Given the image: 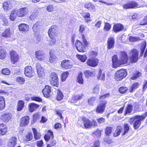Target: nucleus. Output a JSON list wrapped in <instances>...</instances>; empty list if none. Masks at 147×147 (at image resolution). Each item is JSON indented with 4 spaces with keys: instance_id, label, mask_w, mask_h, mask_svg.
<instances>
[{
    "instance_id": "obj_1",
    "label": "nucleus",
    "mask_w": 147,
    "mask_h": 147,
    "mask_svg": "<svg viewBox=\"0 0 147 147\" xmlns=\"http://www.w3.org/2000/svg\"><path fill=\"white\" fill-rule=\"evenodd\" d=\"M119 59L117 55H113L112 58V67L117 68L121 65L128 63L129 57L127 53L125 51H121L119 53Z\"/></svg>"
},
{
    "instance_id": "obj_2",
    "label": "nucleus",
    "mask_w": 147,
    "mask_h": 147,
    "mask_svg": "<svg viewBox=\"0 0 147 147\" xmlns=\"http://www.w3.org/2000/svg\"><path fill=\"white\" fill-rule=\"evenodd\" d=\"M110 95V94L108 93L99 96V103L95 109V111L97 113L102 114L104 112L107 103L105 98L109 97Z\"/></svg>"
},
{
    "instance_id": "obj_3",
    "label": "nucleus",
    "mask_w": 147,
    "mask_h": 147,
    "mask_svg": "<svg viewBox=\"0 0 147 147\" xmlns=\"http://www.w3.org/2000/svg\"><path fill=\"white\" fill-rule=\"evenodd\" d=\"M57 29V26L53 25L51 26L48 30V36L51 39L49 41V45H54L56 43V39L58 37Z\"/></svg>"
},
{
    "instance_id": "obj_4",
    "label": "nucleus",
    "mask_w": 147,
    "mask_h": 147,
    "mask_svg": "<svg viewBox=\"0 0 147 147\" xmlns=\"http://www.w3.org/2000/svg\"><path fill=\"white\" fill-rule=\"evenodd\" d=\"M130 127L129 125L127 123H125L123 125V128L120 125H118L116 127L113 136L115 137L119 136L121 133L122 136H123L127 134L130 130Z\"/></svg>"
},
{
    "instance_id": "obj_5",
    "label": "nucleus",
    "mask_w": 147,
    "mask_h": 147,
    "mask_svg": "<svg viewBox=\"0 0 147 147\" xmlns=\"http://www.w3.org/2000/svg\"><path fill=\"white\" fill-rule=\"evenodd\" d=\"M54 136L53 131L50 129L48 130L47 133L44 135L43 137L46 142H48L50 140L49 144H47L46 147H52L56 145L57 142L54 139Z\"/></svg>"
},
{
    "instance_id": "obj_6",
    "label": "nucleus",
    "mask_w": 147,
    "mask_h": 147,
    "mask_svg": "<svg viewBox=\"0 0 147 147\" xmlns=\"http://www.w3.org/2000/svg\"><path fill=\"white\" fill-rule=\"evenodd\" d=\"M81 120L83 123L84 128L86 129L90 128L92 127H94L98 126V123L94 119H93L91 121L86 117H82Z\"/></svg>"
},
{
    "instance_id": "obj_7",
    "label": "nucleus",
    "mask_w": 147,
    "mask_h": 147,
    "mask_svg": "<svg viewBox=\"0 0 147 147\" xmlns=\"http://www.w3.org/2000/svg\"><path fill=\"white\" fill-rule=\"evenodd\" d=\"M88 42L85 41L82 42L80 40H76L75 43V46L77 50L79 52L84 53L86 51V48L88 47Z\"/></svg>"
},
{
    "instance_id": "obj_8",
    "label": "nucleus",
    "mask_w": 147,
    "mask_h": 147,
    "mask_svg": "<svg viewBox=\"0 0 147 147\" xmlns=\"http://www.w3.org/2000/svg\"><path fill=\"white\" fill-rule=\"evenodd\" d=\"M49 82L53 86L58 88L59 86V79L57 74L55 72H51L49 75Z\"/></svg>"
},
{
    "instance_id": "obj_9",
    "label": "nucleus",
    "mask_w": 147,
    "mask_h": 147,
    "mask_svg": "<svg viewBox=\"0 0 147 147\" xmlns=\"http://www.w3.org/2000/svg\"><path fill=\"white\" fill-rule=\"evenodd\" d=\"M127 75V72L125 69H121L117 71L114 76L115 80L120 81L125 78Z\"/></svg>"
},
{
    "instance_id": "obj_10",
    "label": "nucleus",
    "mask_w": 147,
    "mask_h": 147,
    "mask_svg": "<svg viewBox=\"0 0 147 147\" xmlns=\"http://www.w3.org/2000/svg\"><path fill=\"white\" fill-rule=\"evenodd\" d=\"M12 116L9 112L6 111L1 112L0 114V120L4 123H7L12 119Z\"/></svg>"
},
{
    "instance_id": "obj_11",
    "label": "nucleus",
    "mask_w": 147,
    "mask_h": 147,
    "mask_svg": "<svg viewBox=\"0 0 147 147\" xmlns=\"http://www.w3.org/2000/svg\"><path fill=\"white\" fill-rule=\"evenodd\" d=\"M129 54L130 62L131 63H136L138 61L139 57V52L136 49L134 48L129 51Z\"/></svg>"
},
{
    "instance_id": "obj_12",
    "label": "nucleus",
    "mask_w": 147,
    "mask_h": 147,
    "mask_svg": "<svg viewBox=\"0 0 147 147\" xmlns=\"http://www.w3.org/2000/svg\"><path fill=\"white\" fill-rule=\"evenodd\" d=\"M131 120L134 122L133 127L134 129H137L142 124V121L144 120L140 116V115H137L131 117Z\"/></svg>"
},
{
    "instance_id": "obj_13",
    "label": "nucleus",
    "mask_w": 147,
    "mask_h": 147,
    "mask_svg": "<svg viewBox=\"0 0 147 147\" xmlns=\"http://www.w3.org/2000/svg\"><path fill=\"white\" fill-rule=\"evenodd\" d=\"M142 7L139 5L138 3L134 1H129L122 5L123 7L125 9L138 8Z\"/></svg>"
},
{
    "instance_id": "obj_14",
    "label": "nucleus",
    "mask_w": 147,
    "mask_h": 147,
    "mask_svg": "<svg viewBox=\"0 0 147 147\" xmlns=\"http://www.w3.org/2000/svg\"><path fill=\"white\" fill-rule=\"evenodd\" d=\"M9 54L11 62L13 64H15L19 61V56L16 51L11 50L9 51Z\"/></svg>"
},
{
    "instance_id": "obj_15",
    "label": "nucleus",
    "mask_w": 147,
    "mask_h": 147,
    "mask_svg": "<svg viewBox=\"0 0 147 147\" xmlns=\"http://www.w3.org/2000/svg\"><path fill=\"white\" fill-rule=\"evenodd\" d=\"M99 63V60L96 57H91L88 58L86 63L88 66L95 67L97 66Z\"/></svg>"
},
{
    "instance_id": "obj_16",
    "label": "nucleus",
    "mask_w": 147,
    "mask_h": 147,
    "mask_svg": "<svg viewBox=\"0 0 147 147\" xmlns=\"http://www.w3.org/2000/svg\"><path fill=\"white\" fill-rule=\"evenodd\" d=\"M24 73L26 76L29 78L33 77L35 74L34 70L31 66H27L25 67Z\"/></svg>"
},
{
    "instance_id": "obj_17",
    "label": "nucleus",
    "mask_w": 147,
    "mask_h": 147,
    "mask_svg": "<svg viewBox=\"0 0 147 147\" xmlns=\"http://www.w3.org/2000/svg\"><path fill=\"white\" fill-rule=\"evenodd\" d=\"M30 117L28 115H26L21 117L19 122L20 126L25 127L28 125L30 123Z\"/></svg>"
},
{
    "instance_id": "obj_18",
    "label": "nucleus",
    "mask_w": 147,
    "mask_h": 147,
    "mask_svg": "<svg viewBox=\"0 0 147 147\" xmlns=\"http://www.w3.org/2000/svg\"><path fill=\"white\" fill-rule=\"evenodd\" d=\"M61 66L65 69H68L72 67V62L69 60H63L61 63Z\"/></svg>"
},
{
    "instance_id": "obj_19",
    "label": "nucleus",
    "mask_w": 147,
    "mask_h": 147,
    "mask_svg": "<svg viewBox=\"0 0 147 147\" xmlns=\"http://www.w3.org/2000/svg\"><path fill=\"white\" fill-rule=\"evenodd\" d=\"M36 67L38 75L39 78L43 77L45 75L44 69L38 63L36 64Z\"/></svg>"
},
{
    "instance_id": "obj_20",
    "label": "nucleus",
    "mask_w": 147,
    "mask_h": 147,
    "mask_svg": "<svg viewBox=\"0 0 147 147\" xmlns=\"http://www.w3.org/2000/svg\"><path fill=\"white\" fill-rule=\"evenodd\" d=\"M84 96V94L83 93L74 94L72 95L71 98L70 100V102L71 103H75L78 100H82Z\"/></svg>"
},
{
    "instance_id": "obj_21",
    "label": "nucleus",
    "mask_w": 147,
    "mask_h": 147,
    "mask_svg": "<svg viewBox=\"0 0 147 147\" xmlns=\"http://www.w3.org/2000/svg\"><path fill=\"white\" fill-rule=\"evenodd\" d=\"M17 13L18 17L23 18L27 15L28 13V9L26 7L21 8L17 11Z\"/></svg>"
},
{
    "instance_id": "obj_22",
    "label": "nucleus",
    "mask_w": 147,
    "mask_h": 147,
    "mask_svg": "<svg viewBox=\"0 0 147 147\" xmlns=\"http://www.w3.org/2000/svg\"><path fill=\"white\" fill-rule=\"evenodd\" d=\"M49 62L52 63H56L58 60V58L55 54L54 51L51 50L49 52Z\"/></svg>"
},
{
    "instance_id": "obj_23",
    "label": "nucleus",
    "mask_w": 147,
    "mask_h": 147,
    "mask_svg": "<svg viewBox=\"0 0 147 147\" xmlns=\"http://www.w3.org/2000/svg\"><path fill=\"white\" fill-rule=\"evenodd\" d=\"M124 29V26L122 24L117 23L114 24L113 27V31L116 33L123 30Z\"/></svg>"
},
{
    "instance_id": "obj_24",
    "label": "nucleus",
    "mask_w": 147,
    "mask_h": 147,
    "mask_svg": "<svg viewBox=\"0 0 147 147\" xmlns=\"http://www.w3.org/2000/svg\"><path fill=\"white\" fill-rule=\"evenodd\" d=\"M51 87L49 85H46L42 90L44 96L46 98H49L51 96Z\"/></svg>"
},
{
    "instance_id": "obj_25",
    "label": "nucleus",
    "mask_w": 147,
    "mask_h": 147,
    "mask_svg": "<svg viewBox=\"0 0 147 147\" xmlns=\"http://www.w3.org/2000/svg\"><path fill=\"white\" fill-rule=\"evenodd\" d=\"M115 43V39L113 37L109 38L107 41V48L111 49L114 47Z\"/></svg>"
},
{
    "instance_id": "obj_26",
    "label": "nucleus",
    "mask_w": 147,
    "mask_h": 147,
    "mask_svg": "<svg viewBox=\"0 0 147 147\" xmlns=\"http://www.w3.org/2000/svg\"><path fill=\"white\" fill-rule=\"evenodd\" d=\"M85 77L87 78H93L95 76L96 73L95 71H92L89 69L86 70L84 72Z\"/></svg>"
},
{
    "instance_id": "obj_27",
    "label": "nucleus",
    "mask_w": 147,
    "mask_h": 147,
    "mask_svg": "<svg viewBox=\"0 0 147 147\" xmlns=\"http://www.w3.org/2000/svg\"><path fill=\"white\" fill-rule=\"evenodd\" d=\"M17 139L14 136H13L10 138L8 142V147H15L17 144Z\"/></svg>"
},
{
    "instance_id": "obj_28",
    "label": "nucleus",
    "mask_w": 147,
    "mask_h": 147,
    "mask_svg": "<svg viewBox=\"0 0 147 147\" xmlns=\"http://www.w3.org/2000/svg\"><path fill=\"white\" fill-rule=\"evenodd\" d=\"M20 31L22 32H26L29 30V26L25 23H21L18 26Z\"/></svg>"
},
{
    "instance_id": "obj_29",
    "label": "nucleus",
    "mask_w": 147,
    "mask_h": 147,
    "mask_svg": "<svg viewBox=\"0 0 147 147\" xmlns=\"http://www.w3.org/2000/svg\"><path fill=\"white\" fill-rule=\"evenodd\" d=\"M35 57L38 60L42 61L45 58V55L43 52L41 50H38L35 51Z\"/></svg>"
},
{
    "instance_id": "obj_30",
    "label": "nucleus",
    "mask_w": 147,
    "mask_h": 147,
    "mask_svg": "<svg viewBox=\"0 0 147 147\" xmlns=\"http://www.w3.org/2000/svg\"><path fill=\"white\" fill-rule=\"evenodd\" d=\"M8 131V127L6 125L3 123L0 124V134L1 135H4Z\"/></svg>"
},
{
    "instance_id": "obj_31",
    "label": "nucleus",
    "mask_w": 147,
    "mask_h": 147,
    "mask_svg": "<svg viewBox=\"0 0 147 147\" xmlns=\"http://www.w3.org/2000/svg\"><path fill=\"white\" fill-rule=\"evenodd\" d=\"M56 94L55 96L56 99L58 101L62 100L63 98V94L61 91L59 89H56Z\"/></svg>"
},
{
    "instance_id": "obj_32",
    "label": "nucleus",
    "mask_w": 147,
    "mask_h": 147,
    "mask_svg": "<svg viewBox=\"0 0 147 147\" xmlns=\"http://www.w3.org/2000/svg\"><path fill=\"white\" fill-rule=\"evenodd\" d=\"M32 129L34 139L35 140L40 139L42 136L41 133L40 132L38 131L35 128H32Z\"/></svg>"
},
{
    "instance_id": "obj_33",
    "label": "nucleus",
    "mask_w": 147,
    "mask_h": 147,
    "mask_svg": "<svg viewBox=\"0 0 147 147\" xmlns=\"http://www.w3.org/2000/svg\"><path fill=\"white\" fill-rule=\"evenodd\" d=\"M81 15L84 18L85 22L86 23H88L89 22L91 21L90 18V15L88 12H82L81 13Z\"/></svg>"
},
{
    "instance_id": "obj_34",
    "label": "nucleus",
    "mask_w": 147,
    "mask_h": 147,
    "mask_svg": "<svg viewBox=\"0 0 147 147\" xmlns=\"http://www.w3.org/2000/svg\"><path fill=\"white\" fill-rule=\"evenodd\" d=\"M140 84L138 82L133 83L129 89V92L130 93H133L136 89L138 88Z\"/></svg>"
},
{
    "instance_id": "obj_35",
    "label": "nucleus",
    "mask_w": 147,
    "mask_h": 147,
    "mask_svg": "<svg viewBox=\"0 0 147 147\" xmlns=\"http://www.w3.org/2000/svg\"><path fill=\"white\" fill-rule=\"evenodd\" d=\"M11 35V32L9 28L5 29L1 34L2 36L5 38H9Z\"/></svg>"
},
{
    "instance_id": "obj_36",
    "label": "nucleus",
    "mask_w": 147,
    "mask_h": 147,
    "mask_svg": "<svg viewBox=\"0 0 147 147\" xmlns=\"http://www.w3.org/2000/svg\"><path fill=\"white\" fill-rule=\"evenodd\" d=\"M39 105L34 103H31L28 105V109L30 112L32 113L39 107Z\"/></svg>"
},
{
    "instance_id": "obj_37",
    "label": "nucleus",
    "mask_w": 147,
    "mask_h": 147,
    "mask_svg": "<svg viewBox=\"0 0 147 147\" xmlns=\"http://www.w3.org/2000/svg\"><path fill=\"white\" fill-rule=\"evenodd\" d=\"M24 100H20L18 101L16 107V109L18 111H20L24 109Z\"/></svg>"
},
{
    "instance_id": "obj_38",
    "label": "nucleus",
    "mask_w": 147,
    "mask_h": 147,
    "mask_svg": "<svg viewBox=\"0 0 147 147\" xmlns=\"http://www.w3.org/2000/svg\"><path fill=\"white\" fill-rule=\"evenodd\" d=\"M133 106L131 104H127L124 111V115H126L127 114H130L133 111Z\"/></svg>"
},
{
    "instance_id": "obj_39",
    "label": "nucleus",
    "mask_w": 147,
    "mask_h": 147,
    "mask_svg": "<svg viewBox=\"0 0 147 147\" xmlns=\"http://www.w3.org/2000/svg\"><path fill=\"white\" fill-rule=\"evenodd\" d=\"M84 7L89 10H95V6L92 3L90 2H87L84 4Z\"/></svg>"
},
{
    "instance_id": "obj_40",
    "label": "nucleus",
    "mask_w": 147,
    "mask_h": 147,
    "mask_svg": "<svg viewBox=\"0 0 147 147\" xmlns=\"http://www.w3.org/2000/svg\"><path fill=\"white\" fill-rule=\"evenodd\" d=\"M146 42L145 40L142 42L140 43V51L141 56H142L143 55L146 49Z\"/></svg>"
},
{
    "instance_id": "obj_41",
    "label": "nucleus",
    "mask_w": 147,
    "mask_h": 147,
    "mask_svg": "<svg viewBox=\"0 0 147 147\" xmlns=\"http://www.w3.org/2000/svg\"><path fill=\"white\" fill-rule=\"evenodd\" d=\"M77 82L80 84H83L84 83V80L83 78V74L80 72L78 74L76 79Z\"/></svg>"
},
{
    "instance_id": "obj_42",
    "label": "nucleus",
    "mask_w": 147,
    "mask_h": 147,
    "mask_svg": "<svg viewBox=\"0 0 147 147\" xmlns=\"http://www.w3.org/2000/svg\"><path fill=\"white\" fill-rule=\"evenodd\" d=\"M33 138L32 133L30 131L28 132L25 134L24 139L27 142H29L32 140Z\"/></svg>"
},
{
    "instance_id": "obj_43",
    "label": "nucleus",
    "mask_w": 147,
    "mask_h": 147,
    "mask_svg": "<svg viewBox=\"0 0 147 147\" xmlns=\"http://www.w3.org/2000/svg\"><path fill=\"white\" fill-rule=\"evenodd\" d=\"M17 17V10L16 9L12 10L9 19L11 21H14Z\"/></svg>"
},
{
    "instance_id": "obj_44",
    "label": "nucleus",
    "mask_w": 147,
    "mask_h": 147,
    "mask_svg": "<svg viewBox=\"0 0 147 147\" xmlns=\"http://www.w3.org/2000/svg\"><path fill=\"white\" fill-rule=\"evenodd\" d=\"M102 130H100L97 129L94 131L93 132L92 134V136L96 137V138H99L101 137Z\"/></svg>"
},
{
    "instance_id": "obj_45",
    "label": "nucleus",
    "mask_w": 147,
    "mask_h": 147,
    "mask_svg": "<svg viewBox=\"0 0 147 147\" xmlns=\"http://www.w3.org/2000/svg\"><path fill=\"white\" fill-rule=\"evenodd\" d=\"M96 100V98L95 96H92L88 99V103L90 106H93L95 104Z\"/></svg>"
},
{
    "instance_id": "obj_46",
    "label": "nucleus",
    "mask_w": 147,
    "mask_h": 147,
    "mask_svg": "<svg viewBox=\"0 0 147 147\" xmlns=\"http://www.w3.org/2000/svg\"><path fill=\"white\" fill-rule=\"evenodd\" d=\"M142 75V73L138 71H136L133 74V75L130 78V79L132 80H136Z\"/></svg>"
},
{
    "instance_id": "obj_47",
    "label": "nucleus",
    "mask_w": 147,
    "mask_h": 147,
    "mask_svg": "<svg viewBox=\"0 0 147 147\" xmlns=\"http://www.w3.org/2000/svg\"><path fill=\"white\" fill-rule=\"evenodd\" d=\"M6 50L0 46V59H4L6 56Z\"/></svg>"
},
{
    "instance_id": "obj_48",
    "label": "nucleus",
    "mask_w": 147,
    "mask_h": 147,
    "mask_svg": "<svg viewBox=\"0 0 147 147\" xmlns=\"http://www.w3.org/2000/svg\"><path fill=\"white\" fill-rule=\"evenodd\" d=\"M69 73L68 71H66L63 72L61 74L60 77V80L61 82H64L65 81L67 78Z\"/></svg>"
},
{
    "instance_id": "obj_49",
    "label": "nucleus",
    "mask_w": 147,
    "mask_h": 147,
    "mask_svg": "<svg viewBox=\"0 0 147 147\" xmlns=\"http://www.w3.org/2000/svg\"><path fill=\"white\" fill-rule=\"evenodd\" d=\"M5 107V98L2 96H0V110H3Z\"/></svg>"
},
{
    "instance_id": "obj_50",
    "label": "nucleus",
    "mask_w": 147,
    "mask_h": 147,
    "mask_svg": "<svg viewBox=\"0 0 147 147\" xmlns=\"http://www.w3.org/2000/svg\"><path fill=\"white\" fill-rule=\"evenodd\" d=\"M129 90L127 87L122 86L120 87L118 89V91L121 94H126Z\"/></svg>"
},
{
    "instance_id": "obj_51",
    "label": "nucleus",
    "mask_w": 147,
    "mask_h": 147,
    "mask_svg": "<svg viewBox=\"0 0 147 147\" xmlns=\"http://www.w3.org/2000/svg\"><path fill=\"white\" fill-rule=\"evenodd\" d=\"M11 5V3L10 2L5 1L3 4V7L5 11H7L10 9Z\"/></svg>"
},
{
    "instance_id": "obj_52",
    "label": "nucleus",
    "mask_w": 147,
    "mask_h": 147,
    "mask_svg": "<svg viewBox=\"0 0 147 147\" xmlns=\"http://www.w3.org/2000/svg\"><path fill=\"white\" fill-rule=\"evenodd\" d=\"M113 127L110 126L106 127L105 130V134L106 136H109L112 132Z\"/></svg>"
},
{
    "instance_id": "obj_53",
    "label": "nucleus",
    "mask_w": 147,
    "mask_h": 147,
    "mask_svg": "<svg viewBox=\"0 0 147 147\" xmlns=\"http://www.w3.org/2000/svg\"><path fill=\"white\" fill-rule=\"evenodd\" d=\"M102 70L100 69L99 70L98 75L97 77L98 79H101L104 80L105 78V73L102 74Z\"/></svg>"
},
{
    "instance_id": "obj_54",
    "label": "nucleus",
    "mask_w": 147,
    "mask_h": 147,
    "mask_svg": "<svg viewBox=\"0 0 147 147\" xmlns=\"http://www.w3.org/2000/svg\"><path fill=\"white\" fill-rule=\"evenodd\" d=\"M76 56L82 62H85L87 59L86 56L84 55H81L78 54L76 55Z\"/></svg>"
},
{
    "instance_id": "obj_55",
    "label": "nucleus",
    "mask_w": 147,
    "mask_h": 147,
    "mask_svg": "<svg viewBox=\"0 0 147 147\" xmlns=\"http://www.w3.org/2000/svg\"><path fill=\"white\" fill-rule=\"evenodd\" d=\"M142 39H141L138 37H134L130 36L129 38V40L131 42H134L139 41Z\"/></svg>"
},
{
    "instance_id": "obj_56",
    "label": "nucleus",
    "mask_w": 147,
    "mask_h": 147,
    "mask_svg": "<svg viewBox=\"0 0 147 147\" xmlns=\"http://www.w3.org/2000/svg\"><path fill=\"white\" fill-rule=\"evenodd\" d=\"M16 81L20 84H24L25 82V79L21 77H18L16 78Z\"/></svg>"
},
{
    "instance_id": "obj_57",
    "label": "nucleus",
    "mask_w": 147,
    "mask_h": 147,
    "mask_svg": "<svg viewBox=\"0 0 147 147\" xmlns=\"http://www.w3.org/2000/svg\"><path fill=\"white\" fill-rule=\"evenodd\" d=\"M111 28V25L108 22H105L104 26V30L106 31H109Z\"/></svg>"
},
{
    "instance_id": "obj_58",
    "label": "nucleus",
    "mask_w": 147,
    "mask_h": 147,
    "mask_svg": "<svg viewBox=\"0 0 147 147\" xmlns=\"http://www.w3.org/2000/svg\"><path fill=\"white\" fill-rule=\"evenodd\" d=\"M56 115L59 117L61 119H63V117L62 116V114L63 110H61L59 109H56L55 110Z\"/></svg>"
},
{
    "instance_id": "obj_59",
    "label": "nucleus",
    "mask_w": 147,
    "mask_h": 147,
    "mask_svg": "<svg viewBox=\"0 0 147 147\" xmlns=\"http://www.w3.org/2000/svg\"><path fill=\"white\" fill-rule=\"evenodd\" d=\"M1 73L3 75H8L10 74L11 71L8 68H5L2 69Z\"/></svg>"
},
{
    "instance_id": "obj_60",
    "label": "nucleus",
    "mask_w": 147,
    "mask_h": 147,
    "mask_svg": "<svg viewBox=\"0 0 147 147\" xmlns=\"http://www.w3.org/2000/svg\"><path fill=\"white\" fill-rule=\"evenodd\" d=\"M98 55V53L96 51H89L88 53L89 57H96Z\"/></svg>"
},
{
    "instance_id": "obj_61",
    "label": "nucleus",
    "mask_w": 147,
    "mask_h": 147,
    "mask_svg": "<svg viewBox=\"0 0 147 147\" xmlns=\"http://www.w3.org/2000/svg\"><path fill=\"white\" fill-rule=\"evenodd\" d=\"M31 100L34 101L39 102H42V99L39 96H33L31 97Z\"/></svg>"
},
{
    "instance_id": "obj_62",
    "label": "nucleus",
    "mask_w": 147,
    "mask_h": 147,
    "mask_svg": "<svg viewBox=\"0 0 147 147\" xmlns=\"http://www.w3.org/2000/svg\"><path fill=\"white\" fill-rule=\"evenodd\" d=\"M32 29L34 34L36 33L39 30L38 23L37 22L34 24L33 26Z\"/></svg>"
},
{
    "instance_id": "obj_63",
    "label": "nucleus",
    "mask_w": 147,
    "mask_h": 147,
    "mask_svg": "<svg viewBox=\"0 0 147 147\" xmlns=\"http://www.w3.org/2000/svg\"><path fill=\"white\" fill-rule=\"evenodd\" d=\"M140 25L141 26L147 25V15L141 21Z\"/></svg>"
},
{
    "instance_id": "obj_64",
    "label": "nucleus",
    "mask_w": 147,
    "mask_h": 147,
    "mask_svg": "<svg viewBox=\"0 0 147 147\" xmlns=\"http://www.w3.org/2000/svg\"><path fill=\"white\" fill-rule=\"evenodd\" d=\"M38 14L36 12H33L29 17V19L30 20L35 19L36 17Z\"/></svg>"
}]
</instances>
